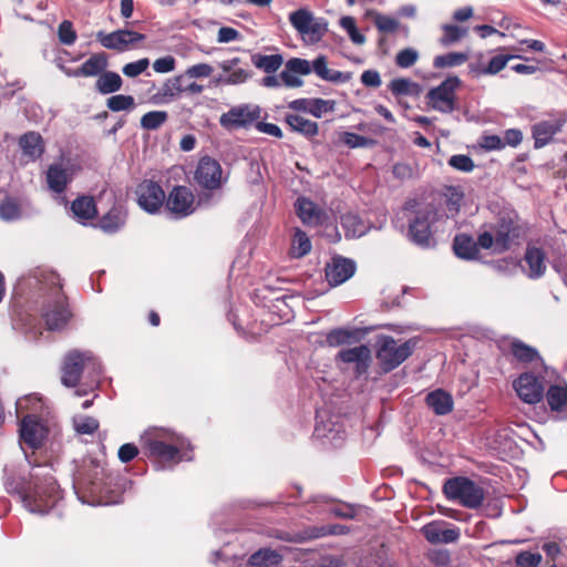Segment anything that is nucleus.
I'll return each instance as SVG.
<instances>
[{"mask_svg":"<svg viewBox=\"0 0 567 567\" xmlns=\"http://www.w3.org/2000/svg\"><path fill=\"white\" fill-rule=\"evenodd\" d=\"M41 467L34 468L31 473V481L20 489L24 507L35 514L48 513L59 499L54 478L49 472L41 473Z\"/></svg>","mask_w":567,"mask_h":567,"instance_id":"1","label":"nucleus"},{"mask_svg":"<svg viewBox=\"0 0 567 567\" xmlns=\"http://www.w3.org/2000/svg\"><path fill=\"white\" fill-rule=\"evenodd\" d=\"M409 221V236L417 245H427L437 213L432 196L409 200L403 209Z\"/></svg>","mask_w":567,"mask_h":567,"instance_id":"2","label":"nucleus"},{"mask_svg":"<svg viewBox=\"0 0 567 567\" xmlns=\"http://www.w3.org/2000/svg\"><path fill=\"white\" fill-rule=\"evenodd\" d=\"M416 343V339L399 343L392 337H382L377 351V359L383 371L389 372L404 362L412 354Z\"/></svg>","mask_w":567,"mask_h":567,"instance_id":"3","label":"nucleus"},{"mask_svg":"<svg viewBox=\"0 0 567 567\" xmlns=\"http://www.w3.org/2000/svg\"><path fill=\"white\" fill-rule=\"evenodd\" d=\"M447 498L468 508H477L484 499V489L466 477L447 480L443 487Z\"/></svg>","mask_w":567,"mask_h":567,"instance_id":"4","label":"nucleus"},{"mask_svg":"<svg viewBox=\"0 0 567 567\" xmlns=\"http://www.w3.org/2000/svg\"><path fill=\"white\" fill-rule=\"evenodd\" d=\"M143 449L150 457L155 458L162 467L177 464L182 456L179 447L172 440H166L165 433H146L142 437Z\"/></svg>","mask_w":567,"mask_h":567,"instance_id":"5","label":"nucleus"},{"mask_svg":"<svg viewBox=\"0 0 567 567\" xmlns=\"http://www.w3.org/2000/svg\"><path fill=\"white\" fill-rule=\"evenodd\" d=\"M289 21L306 43H318L328 32V23L323 19H316L305 8L291 12Z\"/></svg>","mask_w":567,"mask_h":567,"instance_id":"6","label":"nucleus"},{"mask_svg":"<svg viewBox=\"0 0 567 567\" xmlns=\"http://www.w3.org/2000/svg\"><path fill=\"white\" fill-rule=\"evenodd\" d=\"M289 21L306 43H318L328 32V23L323 19H316L305 8L291 12Z\"/></svg>","mask_w":567,"mask_h":567,"instance_id":"7","label":"nucleus"},{"mask_svg":"<svg viewBox=\"0 0 567 567\" xmlns=\"http://www.w3.org/2000/svg\"><path fill=\"white\" fill-rule=\"evenodd\" d=\"M261 117V109L254 104H240L230 107L219 117V124L223 128L231 132L240 128L248 130L255 126Z\"/></svg>","mask_w":567,"mask_h":567,"instance_id":"8","label":"nucleus"},{"mask_svg":"<svg viewBox=\"0 0 567 567\" xmlns=\"http://www.w3.org/2000/svg\"><path fill=\"white\" fill-rule=\"evenodd\" d=\"M462 81L453 75L445 79L439 86L431 89L426 93L427 105L442 113H451L455 110L456 90Z\"/></svg>","mask_w":567,"mask_h":567,"instance_id":"9","label":"nucleus"},{"mask_svg":"<svg viewBox=\"0 0 567 567\" xmlns=\"http://www.w3.org/2000/svg\"><path fill=\"white\" fill-rule=\"evenodd\" d=\"M518 235V229L513 221L503 223L495 237L485 231L478 236L476 244L484 249L493 248L494 251L502 252L509 248Z\"/></svg>","mask_w":567,"mask_h":567,"instance_id":"10","label":"nucleus"},{"mask_svg":"<svg viewBox=\"0 0 567 567\" xmlns=\"http://www.w3.org/2000/svg\"><path fill=\"white\" fill-rule=\"evenodd\" d=\"M93 361L91 352H79L76 350L70 351L63 361L62 365V384L72 388L75 386L80 380L81 373L90 362Z\"/></svg>","mask_w":567,"mask_h":567,"instance_id":"11","label":"nucleus"},{"mask_svg":"<svg viewBox=\"0 0 567 567\" xmlns=\"http://www.w3.org/2000/svg\"><path fill=\"white\" fill-rule=\"evenodd\" d=\"M137 204L147 213H156L163 205L165 193L153 179H143L136 190Z\"/></svg>","mask_w":567,"mask_h":567,"instance_id":"12","label":"nucleus"},{"mask_svg":"<svg viewBox=\"0 0 567 567\" xmlns=\"http://www.w3.org/2000/svg\"><path fill=\"white\" fill-rule=\"evenodd\" d=\"M144 39L145 34L127 29L116 30L111 33L103 31L96 33V40L103 48L117 52H124L131 44L143 41Z\"/></svg>","mask_w":567,"mask_h":567,"instance_id":"13","label":"nucleus"},{"mask_svg":"<svg viewBox=\"0 0 567 567\" xmlns=\"http://www.w3.org/2000/svg\"><path fill=\"white\" fill-rule=\"evenodd\" d=\"M336 359L343 363L353 365L355 375L360 377L368 372L372 357L369 347L361 344L340 350Z\"/></svg>","mask_w":567,"mask_h":567,"instance_id":"14","label":"nucleus"},{"mask_svg":"<svg viewBox=\"0 0 567 567\" xmlns=\"http://www.w3.org/2000/svg\"><path fill=\"white\" fill-rule=\"evenodd\" d=\"M421 532L431 544L455 543L461 535L458 527H450L444 520L431 522L424 525Z\"/></svg>","mask_w":567,"mask_h":567,"instance_id":"15","label":"nucleus"},{"mask_svg":"<svg viewBox=\"0 0 567 567\" xmlns=\"http://www.w3.org/2000/svg\"><path fill=\"white\" fill-rule=\"evenodd\" d=\"M166 207L176 217L188 216L195 210L194 195L186 187H175L167 197Z\"/></svg>","mask_w":567,"mask_h":567,"instance_id":"16","label":"nucleus"},{"mask_svg":"<svg viewBox=\"0 0 567 567\" xmlns=\"http://www.w3.org/2000/svg\"><path fill=\"white\" fill-rule=\"evenodd\" d=\"M514 389L517 395L528 404L537 403L542 400L544 393V386L538 379L530 374H522L515 382Z\"/></svg>","mask_w":567,"mask_h":567,"instance_id":"17","label":"nucleus"},{"mask_svg":"<svg viewBox=\"0 0 567 567\" xmlns=\"http://www.w3.org/2000/svg\"><path fill=\"white\" fill-rule=\"evenodd\" d=\"M355 271V265L352 260L343 257H333L326 266V278L328 282L336 287L350 279Z\"/></svg>","mask_w":567,"mask_h":567,"instance_id":"18","label":"nucleus"},{"mask_svg":"<svg viewBox=\"0 0 567 567\" xmlns=\"http://www.w3.org/2000/svg\"><path fill=\"white\" fill-rule=\"evenodd\" d=\"M311 73V64L308 60L300 58H291L287 61L285 70L280 73V79L288 87H299L302 80L299 75H308Z\"/></svg>","mask_w":567,"mask_h":567,"instance_id":"19","label":"nucleus"},{"mask_svg":"<svg viewBox=\"0 0 567 567\" xmlns=\"http://www.w3.org/2000/svg\"><path fill=\"white\" fill-rule=\"evenodd\" d=\"M564 123L565 121L559 118L545 120L535 123L532 126L534 147L542 148L547 145L553 137L561 131Z\"/></svg>","mask_w":567,"mask_h":567,"instance_id":"20","label":"nucleus"},{"mask_svg":"<svg viewBox=\"0 0 567 567\" xmlns=\"http://www.w3.org/2000/svg\"><path fill=\"white\" fill-rule=\"evenodd\" d=\"M239 63L240 58L238 56L220 62L219 68L223 70V72L228 73V75L215 79V84L239 85L247 82L250 79L251 73L245 69H235V66Z\"/></svg>","mask_w":567,"mask_h":567,"instance_id":"21","label":"nucleus"},{"mask_svg":"<svg viewBox=\"0 0 567 567\" xmlns=\"http://www.w3.org/2000/svg\"><path fill=\"white\" fill-rule=\"evenodd\" d=\"M44 426L38 422L33 415H27L23 417L20 426L21 440L32 449H37L41 445L45 436Z\"/></svg>","mask_w":567,"mask_h":567,"instance_id":"22","label":"nucleus"},{"mask_svg":"<svg viewBox=\"0 0 567 567\" xmlns=\"http://www.w3.org/2000/svg\"><path fill=\"white\" fill-rule=\"evenodd\" d=\"M18 145L22 151V155L32 162L39 159L45 150L43 137L34 131L22 134L18 140Z\"/></svg>","mask_w":567,"mask_h":567,"instance_id":"23","label":"nucleus"},{"mask_svg":"<svg viewBox=\"0 0 567 567\" xmlns=\"http://www.w3.org/2000/svg\"><path fill=\"white\" fill-rule=\"evenodd\" d=\"M296 209L302 223L309 226L321 225L327 219L326 213L320 209L313 202L305 197H299L297 199Z\"/></svg>","mask_w":567,"mask_h":567,"instance_id":"24","label":"nucleus"},{"mask_svg":"<svg viewBox=\"0 0 567 567\" xmlns=\"http://www.w3.org/2000/svg\"><path fill=\"white\" fill-rule=\"evenodd\" d=\"M45 323L50 330L61 329L68 322L71 317L64 300L59 297L53 305H50L48 310L43 315Z\"/></svg>","mask_w":567,"mask_h":567,"instance_id":"25","label":"nucleus"},{"mask_svg":"<svg viewBox=\"0 0 567 567\" xmlns=\"http://www.w3.org/2000/svg\"><path fill=\"white\" fill-rule=\"evenodd\" d=\"M185 75L179 74L173 78L167 79L161 89L154 94L153 99L155 103H167L177 96H179L184 92L183 81Z\"/></svg>","mask_w":567,"mask_h":567,"instance_id":"26","label":"nucleus"},{"mask_svg":"<svg viewBox=\"0 0 567 567\" xmlns=\"http://www.w3.org/2000/svg\"><path fill=\"white\" fill-rule=\"evenodd\" d=\"M109 65L107 55L105 52H97L92 54L81 66L76 68L73 74L82 75L84 78L100 76Z\"/></svg>","mask_w":567,"mask_h":567,"instance_id":"27","label":"nucleus"},{"mask_svg":"<svg viewBox=\"0 0 567 567\" xmlns=\"http://www.w3.org/2000/svg\"><path fill=\"white\" fill-rule=\"evenodd\" d=\"M285 122L291 131L300 133L307 138L316 136L319 131L317 122L305 118L298 114H287L285 116Z\"/></svg>","mask_w":567,"mask_h":567,"instance_id":"28","label":"nucleus"},{"mask_svg":"<svg viewBox=\"0 0 567 567\" xmlns=\"http://www.w3.org/2000/svg\"><path fill=\"white\" fill-rule=\"evenodd\" d=\"M525 261L528 265L530 278H538L545 274L546 262L544 251L534 246H529L525 252Z\"/></svg>","mask_w":567,"mask_h":567,"instance_id":"29","label":"nucleus"},{"mask_svg":"<svg viewBox=\"0 0 567 567\" xmlns=\"http://www.w3.org/2000/svg\"><path fill=\"white\" fill-rule=\"evenodd\" d=\"M427 405L439 415L446 414L453 409L452 396L442 390H436L426 395Z\"/></svg>","mask_w":567,"mask_h":567,"instance_id":"30","label":"nucleus"},{"mask_svg":"<svg viewBox=\"0 0 567 567\" xmlns=\"http://www.w3.org/2000/svg\"><path fill=\"white\" fill-rule=\"evenodd\" d=\"M122 78L113 71H103L95 82V89L101 94H111L121 90Z\"/></svg>","mask_w":567,"mask_h":567,"instance_id":"31","label":"nucleus"},{"mask_svg":"<svg viewBox=\"0 0 567 567\" xmlns=\"http://www.w3.org/2000/svg\"><path fill=\"white\" fill-rule=\"evenodd\" d=\"M453 247L456 256L463 259H475L480 252L476 241L467 235L456 236Z\"/></svg>","mask_w":567,"mask_h":567,"instance_id":"32","label":"nucleus"},{"mask_svg":"<svg viewBox=\"0 0 567 567\" xmlns=\"http://www.w3.org/2000/svg\"><path fill=\"white\" fill-rule=\"evenodd\" d=\"M341 226L346 231V236L353 238L363 236L369 229L368 224L353 213H347L341 216Z\"/></svg>","mask_w":567,"mask_h":567,"instance_id":"33","label":"nucleus"},{"mask_svg":"<svg viewBox=\"0 0 567 567\" xmlns=\"http://www.w3.org/2000/svg\"><path fill=\"white\" fill-rule=\"evenodd\" d=\"M251 62L257 69L262 70L268 74H274L282 65L284 58L281 54L264 55L255 53L251 55Z\"/></svg>","mask_w":567,"mask_h":567,"instance_id":"34","label":"nucleus"},{"mask_svg":"<svg viewBox=\"0 0 567 567\" xmlns=\"http://www.w3.org/2000/svg\"><path fill=\"white\" fill-rule=\"evenodd\" d=\"M547 402L553 411L567 414V386L551 385L547 391Z\"/></svg>","mask_w":567,"mask_h":567,"instance_id":"35","label":"nucleus"},{"mask_svg":"<svg viewBox=\"0 0 567 567\" xmlns=\"http://www.w3.org/2000/svg\"><path fill=\"white\" fill-rule=\"evenodd\" d=\"M311 70L322 80L330 82H342L344 80L343 73L328 68V61L324 55H319L312 63Z\"/></svg>","mask_w":567,"mask_h":567,"instance_id":"36","label":"nucleus"},{"mask_svg":"<svg viewBox=\"0 0 567 567\" xmlns=\"http://www.w3.org/2000/svg\"><path fill=\"white\" fill-rule=\"evenodd\" d=\"M280 561L281 556L269 548H262L249 558L251 567H276Z\"/></svg>","mask_w":567,"mask_h":567,"instance_id":"37","label":"nucleus"},{"mask_svg":"<svg viewBox=\"0 0 567 567\" xmlns=\"http://www.w3.org/2000/svg\"><path fill=\"white\" fill-rule=\"evenodd\" d=\"M72 212L80 219H91L96 215L95 204L89 196L75 199L72 204Z\"/></svg>","mask_w":567,"mask_h":567,"instance_id":"38","label":"nucleus"},{"mask_svg":"<svg viewBox=\"0 0 567 567\" xmlns=\"http://www.w3.org/2000/svg\"><path fill=\"white\" fill-rule=\"evenodd\" d=\"M468 60L465 52H449L446 54L436 55L433 60L435 69H445L464 64Z\"/></svg>","mask_w":567,"mask_h":567,"instance_id":"39","label":"nucleus"},{"mask_svg":"<svg viewBox=\"0 0 567 567\" xmlns=\"http://www.w3.org/2000/svg\"><path fill=\"white\" fill-rule=\"evenodd\" d=\"M194 177H221L220 164L209 156H204L198 162Z\"/></svg>","mask_w":567,"mask_h":567,"instance_id":"40","label":"nucleus"},{"mask_svg":"<svg viewBox=\"0 0 567 567\" xmlns=\"http://www.w3.org/2000/svg\"><path fill=\"white\" fill-rule=\"evenodd\" d=\"M311 250V243L309 237L305 231L297 228L295 230L292 241H291V255L296 258H301L309 254Z\"/></svg>","mask_w":567,"mask_h":567,"instance_id":"41","label":"nucleus"},{"mask_svg":"<svg viewBox=\"0 0 567 567\" xmlns=\"http://www.w3.org/2000/svg\"><path fill=\"white\" fill-rule=\"evenodd\" d=\"M368 17L373 18L374 25L382 33H393L399 28V21L389 16H384L375 10H368Z\"/></svg>","mask_w":567,"mask_h":567,"instance_id":"42","label":"nucleus"},{"mask_svg":"<svg viewBox=\"0 0 567 567\" xmlns=\"http://www.w3.org/2000/svg\"><path fill=\"white\" fill-rule=\"evenodd\" d=\"M443 35L440 39V43L444 47H449L462 40L467 34V29L455 24L442 25Z\"/></svg>","mask_w":567,"mask_h":567,"instance_id":"43","label":"nucleus"},{"mask_svg":"<svg viewBox=\"0 0 567 567\" xmlns=\"http://www.w3.org/2000/svg\"><path fill=\"white\" fill-rule=\"evenodd\" d=\"M168 118L165 111H151L145 113L141 118V126L148 131L159 128Z\"/></svg>","mask_w":567,"mask_h":567,"instance_id":"44","label":"nucleus"},{"mask_svg":"<svg viewBox=\"0 0 567 567\" xmlns=\"http://www.w3.org/2000/svg\"><path fill=\"white\" fill-rule=\"evenodd\" d=\"M106 106L112 112L128 111L134 109L135 101L132 95L117 94L107 99Z\"/></svg>","mask_w":567,"mask_h":567,"instance_id":"45","label":"nucleus"},{"mask_svg":"<svg viewBox=\"0 0 567 567\" xmlns=\"http://www.w3.org/2000/svg\"><path fill=\"white\" fill-rule=\"evenodd\" d=\"M21 215V207L17 199L6 198L0 204V218L3 220H14Z\"/></svg>","mask_w":567,"mask_h":567,"instance_id":"46","label":"nucleus"},{"mask_svg":"<svg viewBox=\"0 0 567 567\" xmlns=\"http://www.w3.org/2000/svg\"><path fill=\"white\" fill-rule=\"evenodd\" d=\"M444 197L446 200L449 212L452 215L457 214L460 212L461 206L464 203V194L458 188L449 187L444 193Z\"/></svg>","mask_w":567,"mask_h":567,"instance_id":"47","label":"nucleus"},{"mask_svg":"<svg viewBox=\"0 0 567 567\" xmlns=\"http://www.w3.org/2000/svg\"><path fill=\"white\" fill-rule=\"evenodd\" d=\"M512 352L514 357L519 361L530 362L534 361L535 359H538L537 351L534 348L520 341H514L512 343Z\"/></svg>","mask_w":567,"mask_h":567,"instance_id":"48","label":"nucleus"},{"mask_svg":"<svg viewBox=\"0 0 567 567\" xmlns=\"http://www.w3.org/2000/svg\"><path fill=\"white\" fill-rule=\"evenodd\" d=\"M73 423L79 434H93L99 429L97 420L91 416H75Z\"/></svg>","mask_w":567,"mask_h":567,"instance_id":"49","label":"nucleus"},{"mask_svg":"<svg viewBox=\"0 0 567 567\" xmlns=\"http://www.w3.org/2000/svg\"><path fill=\"white\" fill-rule=\"evenodd\" d=\"M340 25L348 32L353 43L363 44L365 42V37L359 32L355 20L352 17H342Z\"/></svg>","mask_w":567,"mask_h":567,"instance_id":"50","label":"nucleus"},{"mask_svg":"<svg viewBox=\"0 0 567 567\" xmlns=\"http://www.w3.org/2000/svg\"><path fill=\"white\" fill-rule=\"evenodd\" d=\"M419 53L412 48H405L399 51L395 55V64L399 68L408 69L416 63Z\"/></svg>","mask_w":567,"mask_h":567,"instance_id":"51","label":"nucleus"},{"mask_svg":"<svg viewBox=\"0 0 567 567\" xmlns=\"http://www.w3.org/2000/svg\"><path fill=\"white\" fill-rule=\"evenodd\" d=\"M416 86L415 83H413L409 79L399 78L394 79L390 82L389 89L395 96L401 95H411L412 94V87Z\"/></svg>","mask_w":567,"mask_h":567,"instance_id":"52","label":"nucleus"},{"mask_svg":"<svg viewBox=\"0 0 567 567\" xmlns=\"http://www.w3.org/2000/svg\"><path fill=\"white\" fill-rule=\"evenodd\" d=\"M514 58H520V56L519 55H512V54H498V55H495L494 58L491 59V61L486 65V72H488L489 75L497 74Z\"/></svg>","mask_w":567,"mask_h":567,"instance_id":"53","label":"nucleus"},{"mask_svg":"<svg viewBox=\"0 0 567 567\" xmlns=\"http://www.w3.org/2000/svg\"><path fill=\"white\" fill-rule=\"evenodd\" d=\"M334 102L322 100V99H312L310 100V105L308 112L316 117H321L322 114L333 111Z\"/></svg>","mask_w":567,"mask_h":567,"instance_id":"54","label":"nucleus"},{"mask_svg":"<svg viewBox=\"0 0 567 567\" xmlns=\"http://www.w3.org/2000/svg\"><path fill=\"white\" fill-rule=\"evenodd\" d=\"M58 34L60 42L66 45L73 44L76 40V33L73 29V24L68 20L60 23Z\"/></svg>","mask_w":567,"mask_h":567,"instance_id":"55","label":"nucleus"},{"mask_svg":"<svg viewBox=\"0 0 567 567\" xmlns=\"http://www.w3.org/2000/svg\"><path fill=\"white\" fill-rule=\"evenodd\" d=\"M150 65V60L147 58L140 59L135 62H130L125 64L122 69L124 75L128 78H135L142 74Z\"/></svg>","mask_w":567,"mask_h":567,"instance_id":"56","label":"nucleus"},{"mask_svg":"<svg viewBox=\"0 0 567 567\" xmlns=\"http://www.w3.org/2000/svg\"><path fill=\"white\" fill-rule=\"evenodd\" d=\"M449 164L453 168L458 169L461 172H465V173L471 172L474 167V163H473L472 158L468 155H464V154L453 155L449 159Z\"/></svg>","mask_w":567,"mask_h":567,"instance_id":"57","label":"nucleus"},{"mask_svg":"<svg viewBox=\"0 0 567 567\" xmlns=\"http://www.w3.org/2000/svg\"><path fill=\"white\" fill-rule=\"evenodd\" d=\"M214 69L208 63L194 64L186 69L183 75L185 78H208L212 75Z\"/></svg>","mask_w":567,"mask_h":567,"instance_id":"58","label":"nucleus"},{"mask_svg":"<svg viewBox=\"0 0 567 567\" xmlns=\"http://www.w3.org/2000/svg\"><path fill=\"white\" fill-rule=\"evenodd\" d=\"M351 332L342 329H336L327 334V343L330 347H338L347 343L351 338Z\"/></svg>","mask_w":567,"mask_h":567,"instance_id":"59","label":"nucleus"},{"mask_svg":"<svg viewBox=\"0 0 567 567\" xmlns=\"http://www.w3.org/2000/svg\"><path fill=\"white\" fill-rule=\"evenodd\" d=\"M540 561L542 556L539 554H533L529 551L520 553L516 557L517 567H538Z\"/></svg>","mask_w":567,"mask_h":567,"instance_id":"60","label":"nucleus"},{"mask_svg":"<svg viewBox=\"0 0 567 567\" xmlns=\"http://www.w3.org/2000/svg\"><path fill=\"white\" fill-rule=\"evenodd\" d=\"M480 145L487 151H498L505 147V143L498 135H483Z\"/></svg>","mask_w":567,"mask_h":567,"instance_id":"61","label":"nucleus"},{"mask_svg":"<svg viewBox=\"0 0 567 567\" xmlns=\"http://www.w3.org/2000/svg\"><path fill=\"white\" fill-rule=\"evenodd\" d=\"M176 61L172 55H166L154 61L153 69L157 73H167L175 69Z\"/></svg>","mask_w":567,"mask_h":567,"instance_id":"62","label":"nucleus"},{"mask_svg":"<svg viewBox=\"0 0 567 567\" xmlns=\"http://www.w3.org/2000/svg\"><path fill=\"white\" fill-rule=\"evenodd\" d=\"M361 82L368 87H379L382 83L380 73L375 70H365L361 74Z\"/></svg>","mask_w":567,"mask_h":567,"instance_id":"63","label":"nucleus"},{"mask_svg":"<svg viewBox=\"0 0 567 567\" xmlns=\"http://www.w3.org/2000/svg\"><path fill=\"white\" fill-rule=\"evenodd\" d=\"M137 454H138V449L132 443H126V444L122 445L118 450V458L123 463L131 462L133 458H135L137 456Z\"/></svg>","mask_w":567,"mask_h":567,"instance_id":"64","label":"nucleus"}]
</instances>
